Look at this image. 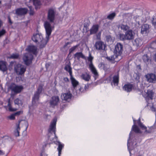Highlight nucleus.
Masks as SVG:
<instances>
[{
  "mask_svg": "<svg viewBox=\"0 0 156 156\" xmlns=\"http://www.w3.org/2000/svg\"><path fill=\"white\" fill-rule=\"evenodd\" d=\"M44 25L46 33L45 39L43 38L41 34H34L32 37V40L36 43L40 48H43L45 46L49 40L52 32V28L48 22H45Z\"/></svg>",
  "mask_w": 156,
  "mask_h": 156,
  "instance_id": "nucleus-1",
  "label": "nucleus"
},
{
  "mask_svg": "<svg viewBox=\"0 0 156 156\" xmlns=\"http://www.w3.org/2000/svg\"><path fill=\"white\" fill-rule=\"evenodd\" d=\"M26 50L28 53L25 54L23 57V59L26 64L28 65L30 64L33 59V56L30 53L36 54L37 51V48L33 45L29 46L26 49Z\"/></svg>",
  "mask_w": 156,
  "mask_h": 156,
  "instance_id": "nucleus-2",
  "label": "nucleus"
},
{
  "mask_svg": "<svg viewBox=\"0 0 156 156\" xmlns=\"http://www.w3.org/2000/svg\"><path fill=\"white\" fill-rule=\"evenodd\" d=\"M56 119H54L48 129V138L51 141H53L55 144H57V141L58 139V137L56 134Z\"/></svg>",
  "mask_w": 156,
  "mask_h": 156,
  "instance_id": "nucleus-3",
  "label": "nucleus"
},
{
  "mask_svg": "<svg viewBox=\"0 0 156 156\" xmlns=\"http://www.w3.org/2000/svg\"><path fill=\"white\" fill-rule=\"evenodd\" d=\"M132 131H134L135 133H141V132L140 130L139 127L136 125H133L131 129V131L130 132L129 135V139L127 140V146L128 149L129 151L130 154H131V151L134 148V140L133 142H132V145L131 146H130V144L129 143V141L130 139L131 135L132 134Z\"/></svg>",
  "mask_w": 156,
  "mask_h": 156,
  "instance_id": "nucleus-4",
  "label": "nucleus"
},
{
  "mask_svg": "<svg viewBox=\"0 0 156 156\" xmlns=\"http://www.w3.org/2000/svg\"><path fill=\"white\" fill-rule=\"evenodd\" d=\"M14 70L17 74L22 75L25 72L26 68L24 66L18 64L15 66Z\"/></svg>",
  "mask_w": 156,
  "mask_h": 156,
  "instance_id": "nucleus-5",
  "label": "nucleus"
},
{
  "mask_svg": "<svg viewBox=\"0 0 156 156\" xmlns=\"http://www.w3.org/2000/svg\"><path fill=\"white\" fill-rule=\"evenodd\" d=\"M10 88L12 92L16 94L20 93L23 90V87L22 86L18 85L13 83L11 85Z\"/></svg>",
  "mask_w": 156,
  "mask_h": 156,
  "instance_id": "nucleus-6",
  "label": "nucleus"
},
{
  "mask_svg": "<svg viewBox=\"0 0 156 156\" xmlns=\"http://www.w3.org/2000/svg\"><path fill=\"white\" fill-rule=\"evenodd\" d=\"M147 81L149 83H154L156 80V76L153 73L147 74L145 76Z\"/></svg>",
  "mask_w": 156,
  "mask_h": 156,
  "instance_id": "nucleus-7",
  "label": "nucleus"
},
{
  "mask_svg": "<svg viewBox=\"0 0 156 156\" xmlns=\"http://www.w3.org/2000/svg\"><path fill=\"white\" fill-rule=\"evenodd\" d=\"M94 47L98 50H103L105 49L106 45L103 42L99 41L96 42Z\"/></svg>",
  "mask_w": 156,
  "mask_h": 156,
  "instance_id": "nucleus-8",
  "label": "nucleus"
},
{
  "mask_svg": "<svg viewBox=\"0 0 156 156\" xmlns=\"http://www.w3.org/2000/svg\"><path fill=\"white\" fill-rule=\"evenodd\" d=\"M55 11L54 9H49L48 13V19L51 22H53L55 19Z\"/></svg>",
  "mask_w": 156,
  "mask_h": 156,
  "instance_id": "nucleus-9",
  "label": "nucleus"
},
{
  "mask_svg": "<svg viewBox=\"0 0 156 156\" xmlns=\"http://www.w3.org/2000/svg\"><path fill=\"white\" fill-rule=\"evenodd\" d=\"M59 101V98H51L49 104V107L53 108H55V106L58 105Z\"/></svg>",
  "mask_w": 156,
  "mask_h": 156,
  "instance_id": "nucleus-10",
  "label": "nucleus"
},
{
  "mask_svg": "<svg viewBox=\"0 0 156 156\" xmlns=\"http://www.w3.org/2000/svg\"><path fill=\"white\" fill-rule=\"evenodd\" d=\"M122 46L119 43H117L115 46L114 51V53L119 55L122 53Z\"/></svg>",
  "mask_w": 156,
  "mask_h": 156,
  "instance_id": "nucleus-11",
  "label": "nucleus"
},
{
  "mask_svg": "<svg viewBox=\"0 0 156 156\" xmlns=\"http://www.w3.org/2000/svg\"><path fill=\"white\" fill-rule=\"evenodd\" d=\"M126 39L130 40L133 39L135 33L132 30L127 31L125 33Z\"/></svg>",
  "mask_w": 156,
  "mask_h": 156,
  "instance_id": "nucleus-12",
  "label": "nucleus"
},
{
  "mask_svg": "<svg viewBox=\"0 0 156 156\" xmlns=\"http://www.w3.org/2000/svg\"><path fill=\"white\" fill-rule=\"evenodd\" d=\"M143 96L146 98H151L154 96V93L152 90H147L142 92Z\"/></svg>",
  "mask_w": 156,
  "mask_h": 156,
  "instance_id": "nucleus-13",
  "label": "nucleus"
},
{
  "mask_svg": "<svg viewBox=\"0 0 156 156\" xmlns=\"http://www.w3.org/2000/svg\"><path fill=\"white\" fill-rule=\"evenodd\" d=\"M99 26L97 24L93 25L90 30V34H96L98 31Z\"/></svg>",
  "mask_w": 156,
  "mask_h": 156,
  "instance_id": "nucleus-14",
  "label": "nucleus"
},
{
  "mask_svg": "<svg viewBox=\"0 0 156 156\" xmlns=\"http://www.w3.org/2000/svg\"><path fill=\"white\" fill-rule=\"evenodd\" d=\"M149 25L147 24H144L142 26L141 32L142 34H146L149 31Z\"/></svg>",
  "mask_w": 156,
  "mask_h": 156,
  "instance_id": "nucleus-15",
  "label": "nucleus"
},
{
  "mask_svg": "<svg viewBox=\"0 0 156 156\" xmlns=\"http://www.w3.org/2000/svg\"><path fill=\"white\" fill-rule=\"evenodd\" d=\"M89 66L90 70L94 75V77H96L98 75V73L96 69L94 67L92 63L91 62Z\"/></svg>",
  "mask_w": 156,
  "mask_h": 156,
  "instance_id": "nucleus-16",
  "label": "nucleus"
},
{
  "mask_svg": "<svg viewBox=\"0 0 156 156\" xmlns=\"http://www.w3.org/2000/svg\"><path fill=\"white\" fill-rule=\"evenodd\" d=\"M133 86L131 84H126L124 85L123 87V90L127 92H130L133 89Z\"/></svg>",
  "mask_w": 156,
  "mask_h": 156,
  "instance_id": "nucleus-17",
  "label": "nucleus"
},
{
  "mask_svg": "<svg viewBox=\"0 0 156 156\" xmlns=\"http://www.w3.org/2000/svg\"><path fill=\"white\" fill-rule=\"evenodd\" d=\"M21 120H19L18 121V123L16 124V129L14 131V135L16 136H20V124L21 122Z\"/></svg>",
  "mask_w": 156,
  "mask_h": 156,
  "instance_id": "nucleus-18",
  "label": "nucleus"
},
{
  "mask_svg": "<svg viewBox=\"0 0 156 156\" xmlns=\"http://www.w3.org/2000/svg\"><path fill=\"white\" fill-rule=\"evenodd\" d=\"M142 41L140 38L136 39L133 43V45L137 47L140 46L142 45Z\"/></svg>",
  "mask_w": 156,
  "mask_h": 156,
  "instance_id": "nucleus-19",
  "label": "nucleus"
},
{
  "mask_svg": "<svg viewBox=\"0 0 156 156\" xmlns=\"http://www.w3.org/2000/svg\"><path fill=\"white\" fill-rule=\"evenodd\" d=\"M0 70L5 71L7 70L6 62L3 61H0Z\"/></svg>",
  "mask_w": 156,
  "mask_h": 156,
  "instance_id": "nucleus-20",
  "label": "nucleus"
},
{
  "mask_svg": "<svg viewBox=\"0 0 156 156\" xmlns=\"http://www.w3.org/2000/svg\"><path fill=\"white\" fill-rule=\"evenodd\" d=\"M70 79L73 87L74 88L76 87L79 84V82L72 75L70 76Z\"/></svg>",
  "mask_w": 156,
  "mask_h": 156,
  "instance_id": "nucleus-21",
  "label": "nucleus"
},
{
  "mask_svg": "<svg viewBox=\"0 0 156 156\" xmlns=\"http://www.w3.org/2000/svg\"><path fill=\"white\" fill-rule=\"evenodd\" d=\"M57 144H58V147L57 148L58 151V156H60L61 154L62 150L64 147V145L61 144L59 141H57Z\"/></svg>",
  "mask_w": 156,
  "mask_h": 156,
  "instance_id": "nucleus-22",
  "label": "nucleus"
},
{
  "mask_svg": "<svg viewBox=\"0 0 156 156\" xmlns=\"http://www.w3.org/2000/svg\"><path fill=\"white\" fill-rule=\"evenodd\" d=\"M27 10L26 9L21 8L18 9L16 11V13L18 15H23L26 14Z\"/></svg>",
  "mask_w": 156,
  "mask_h": 156,
  "instance_id": "nucleus-23",
  "label": "nucleus"
},
{
  "mask_svg": "<svg viewBox=\"0 0 156 156\" xmlns=\"http://www.w3.org/2000/svg\"><path fill=\"white\" fill-rule=\"evenodd\" d=\"M74 57L79 60L80 58L85 59V57L81 52H77L74 55Z\"/></svg>",
  "mask_w": 156,
  "mask_h": 156,
  "instance_id": "nucleus-24",
  "label": "nucleus"
},
{
  "mask_svg": "<svg viewBox=\"0 0 156 156\" xmlns=\"http://www.w3.org/2000/svg\"><path fill=\"white\" fill-rule=\"evenodd\" d=\"M81 77L86 81H88L90 79V75L87 73H84L82 74L81 75Z\"/></svg>",
  "mask_w": 156,
  "mask_h": 156,
  "instance_id": "nucleus-25",
  "label": "nucleus"
},
{
  "mask_svg": "<svg viewBox=\"0 0 156 156\" xmlns=\"http://www.w3.org/2000/svg\"><path fill=\"white\" fill-rule=\"evenodd\" d=\"M119 76L118 74L114 76L113 78L112 83L115 85H117L119 82Z\"/></svg>",
  "mask_w": 156,
  "mask_h": 156,
  "instance_id": "nucleus-26",
  "label": "nucleus"
},
{
  "mask_svg": "<svg viewBox=\"0 0 156 156\" xmlns=\"http://www.w3.org/2000/svg\"><path fill=\"white\" fill-rule=\"evenodd\" d=\"M143 59L144 61L147 64H148L151 62V60L149 57L147 55H144L143 57Z\"/></svg>",
  "mask_w": 156,
  "mask_h": 156,
  "instance_id": "nucleus-27",
  "label": "nucleus"
},
{
  "mask_svg": "<svg viewBox=\"0 0 156 156\" xmlns=\"http://www.w3.org/2000/svg\"><path fill=\"white\" fill-rule=\"evenodd\" d=\"M71 97L72 94L69 91L62 93L61 96V98H71Z\"/></svg>",
  "mask_w": 156,
  "mask_h": 156,
  "instance_id": "nucleus-28",
  "label": "nucleus"
},
{
  "mask_svg": "<svg viewBox=\"0 0 156 156\" xmlns=\"http://www.w3.org/2000/svg\"><path fill=\"white\" fill-rule=\"evenodd\" d=\"M34 5L35 6V8L36 9L38 8V6L41 5V2L40 0H32Z\"/></svg>",
  "mask_w": 156,
  "mask_h": 156,
  "instance_id": "nucleus-29",
  "label": "nucleus"
},
{
  "mask_svg": "<svg viewBox=\"0 0 156 156\" xmlns=\"http://www.w3.org/2000/svg\"><path fill=\"white\" fill-rule=\"evenodd\" d=\"M149 129L148 130H147V129H145V133H151L154 131V129L155 128L154 126H151L150 127H149Z\"/></svg>",
  "mask_w": 156,
  "mask_h": 156,
  "instance_id": "nucleus-30",
  "label": "nucleus"
},
{
  "mask_svg": "<svg viewBox=\"0 0 156 156\" xmlns=\"http://www.w3.org/2000/svg\"><path fill=\"white\" fill-rule=\"evenodd\" d=\"M14 103L15 104L18 105L19 106H22L23 103L21 100H20L19 98H16L14 101Z\"/></svg>",
  "mask_w": 156,
  "mask_h": 156,
  "instance_id": "nucleus-31",
  "label": "nucleus"
},
{
  "mask_svg": "<svg viewBox=\"0 0 156 156\" xmlns=\"http://www.w3.org/2000/svg\"><path fill=\"white\" fill-rule=\"evenodd\" d=\"M65 69L69 73L70 76L72 75L71 68L69 65H66L65 67Z\"/></svg>",
  "mask_w": 156,
  "mask_h": 156,
  "instance_id": "nucleus-32",
  "label": "nucleus"
},
{
  "mask_svg": "<svg viewBox=\"0 0 156 156\" xmlns=\"http://www.w3.org/2000/svg\"><path fill=\"white\" fill-rule=\"evenodd\" d=\"M120 27L122 30H126L129 29V27L127 25L122 24L120 25Z\"/></svg>",
  "mask_w": 156,
  "mask_h": 156,
  "instance_id": "nucleus-33",
  "label": "nucleus"
},
{
  "mask_svg": "<svg viewBox=\"0 0 156 156\" xmlns=\"http://www.w3.org/2000/svg\"><path fill=\"white\" fill-rule=\"evenodd\" d=\"M42 90V87H39L37 91L35 94V97H37L39 96V94L41 93Z\"/></svg>",
  "mask_w": 156,
  "mask_h": 156,
  "instance_id": "nucleus-34",
  "label": "nucleus"
},
{
  "mask_svg": "<svg viewBox=\"0 0 156 156\" xmlns=\"http://www.w3.org/2000/svg\"><path fill=\"white\" fill-rule=\"evenodd\" d=\"M39 98H33L32 104L33 105H36L38 103Z\"/></svg>",
  "mask_w": 156,
  "mask_h": 156,
  "instance_id": "nucleus-35",
  "label": "nucleus"
},
{
  "mask_svg": "<svg viewBox=\"0 0 156 156\" xmlns=\"http://www.w3.org/2000/svg\"><path fill=\"white\" fill-rule=\"evenodd\" d=\"M16 63L15 62H11L10 63L9 65V70H12L13 66L15 67L16 66Z\"/></svg>",
  "mask_w": 156,
  "mask_h": 156,
  "instance_id": "nucleus-36",
  "label": "nucleus"
},
{
  "mask_svg": "<svg viewBox=\"0 0 156 156\" xmlns=\"http://www.w3.org/2000/svg\"><path fill=\"white\" fill-rule=\"evenodd\" d=\"M114 39L111 37L110 36H108L106 37V40L108 42L111 43L113 42L114 41Z\"/></svg>",
  "mask_w": 156,
  "mask_h": 156,
  "instance_id": "nucleus-37",
  "label": "nucleus"
},
{
  "mask_svg": "<svg viewBox=\"0 0 156 156\" xmlns=\"http://www.w3.org/2000/svg\"><path fill=\"white\" fill-rule=\"evenodd\" d=\"M153 98H145V100L147 102V105H149L151 103L152 101Z\"/></svg>",
  "mask_w": 156,
  "mask_h": 156,
  "instance_id": "nucleus-38",
  "label": "nucleus"
},
{
  "mask_svg": "<svg viewBox=\"0 0 156 156\" xmlns=\"http://www.w3.org/2000/svg\"><path fill=\"white\" fill-rule=\"evenodd\" d=\"M119 37L120 40H124L126 39V34L124 35L123 34H119Z\"/></svg>",
  "mask_w": 156,
  "mask_h": 156,
  "instance_id": "nucleus-39",
  "label": "nucleus"
},
{
  "mask_svg": "<svg viewBox=\"0 0 156 156\" xmlns=\"http://www.w3.org/2000/svg\"><path fill=\"white\" fill-rule=\"evenodd\" d=\"M15 115L14 113L11 114L10 115L8 116V118L10 120H13L15 119Z\"/></svg>",
  "mask_w": 156,
  "mask_h": 156,
  "instance_id": "nucleus-40",
  "label": "nucleus"
},
{
  "mask_svg": "<svg viewBox=\"0 0 156 156\" xmlns=\"http://www.w3.org/2000/svg\"><path fill=\"white\" fill-rule=\"evenodd\" d=\"M115 16V14L114 13H112L109 15L107 17V18L110 20L113 19Z\"/></svg>",
  "mask_w": 156,
  "mask_h": 156,
  "instance_id": "nucleus-41",
  "label": "nucleus"
},
{
  "mask_svg": "<svg viewBox=\"0 0 156 156\" xmlns=\"http://www.w3.org/2000/svg\"><path fill=\"white\" fill-rule=\"evenodd\" d=\"M71 99V98H63L62 99V102L63 103H66V102H69Z\"/></svg>",
  "mask_w": 156,
  "mask_h": 156,
  "instance_id": "nucleus-42",
  "label": "nucleus"
},
{
  "mask_svg": "<svg viewBox=\"0 0 156 156\" xmlns=\"http://www.w3.org/2000/svg\"><path fill=\"white\" fill-rule=\"evenodd\" d=\"M138 126L141 128L142 129H147V127L145 126L141 122L138 124Z\"/></svg>",
  "mask_w": 156,
  "mask_h": 156,
  "instance_id": "nucleus-43",
  "label": "nucleus"
},
{
  "mask_svg": "<svg viewBox=\"0 0 156 156\" xmlns=\"http://www.w3.org/2000/svg\"><path fill=\"white\" fill-rule=\"evenodd\" d=\"M19 55L17 54H12L10 57V58L15 59L17 58L18 57Z\"/></svg>",
  "mask_w": 156,
  "mask_h": 156,
  "instance_id": "nucleus-44",
  "label": "nucleus"
},
{
  "mask_svg": "<svg viewBox=\"0 0 156 156\" xmlns=\"http://www.w3.org/2000/svg\"><path fill=\"white\" fill-rule=\"evenodd\" d=\"M23 113V111H18L15 113H14V114L16 115H19L21 114H22Z\"/></svg>",
  "mask_w": 156,
  "mask_h": 156,
  "instance_id": "nucleus-45",
  "label": "nucleus"
},
{
  "mask_svg": "<svg viewBox=\"0 0 156 156\" xmlns=\"http://www.w3.org/2000/svg\"><path fill=\"white\" fill-rule=\"evenodd\" d=\"M93 59V57H92L91 56V54L90 53H89V57L88 58V60L89 61H90V63H91V62L92 63V60Z\"/></svg>",
  "mask_w": 156,
  "mask_h": 156,
  "instance_id": "nucleus-46",
  "label": "nucleus"
},
{
  "mask_svg": "<svg viewBox=\"0 0 156 156\" xmlns=\"http://www.w3.org/2000/svg\"><path fill=\"white\" fill-rule=\"evenodd\" d=\"M107 59L110 61H112L115 59V58L113 56H112L110 57H107Z\"/></svg>",
  "mask_w": 156,
  "mask_h": 156,
  "instance_id": "nucleus-47",
  "label": "nucleus"
},
{
  "mask_svg": "<svg viewBox=\"0 0 156 156\" xmlns=\"http://www.w3.org/2000/svg\"><path fill=\"white\" fill-rule=\"evenodd\" d=\"M77 47V46H75L72 47L69 50V52L70 53L74 51L76 49Z\"/></svg>",
  "mask_w": 156,
  "mask_h": 156,
  "instance_id": "nucleus-48",
  "label": "nucleus"
},
{
  "mask_svg": "<svg viewBox=\"0 0 156 156\" xmlns=\"http://www.w3.org/2000/svg\"><path fill=\"white\" fill-rule=\"evenodd\" d=\"M9 109L10 112H14L16 110V108H12V106L9 107Z\"/></svg>",
  "mask_w": 156,
  "mask_h": 156,
  "instance_id": "nucleus-49",
  "label": "nucleus"
},
{
  "mask_svg": "<svg viewBox=\"0 0 156 156\" xmlns=\"http://www.w3.org/2000/svg\"><path fill=\"white\" fill-rule=\"evenodd\" d=\"M66 104H61L60 105V108L61 109H63L66 107Z\"/></svg>",
  "mask_w": 156,
  "mask_h": 156,
  "instance_id": "nucleus-50",
  "label": "nucleus"
},
{
  "mask_svg": "<svg viewBox=\"0 0 156 156\" xmlns=\"http://www.w3.org/2000/svg\"><path fill=\"white\" fill-rule=\"evenodd\" d=\"M5 33V30H2L1 31H0V37L3 35Z\"/></svg>",
  "mask_w": 156,
  "mask_h": 156,
  "instance_id": "nucleus-51",
  "label": "nucleus"
},
{
  "mask_svg": "<svg viewBox=\"0 0 156 156\" xmlns=\"http://www.w3.org/2000/svg\"><path fill=\"white\" fill-rule=\"evenodd\" d=\"M151 108L152 111L156 112V109L154 107V105H153V104L152 105Z\"/></svg>",
  "mask_w": 156,
  "mask_h": 156,
  "instance_id": "nucleus-52",
  "label": "nucleus"
},
{
  "mask_svg": "<svg viewBox=\"0 0 156 156\" xmlns=\"http://www.w3.org/2000/svg\"><path fill=\"white\" fill-rule=\"evenodd\" d=\"M25 126H26V129H25V130H26L27 129L28 127V126H29V124H28V122L27 121L26 122H25Z\"/></svg>",
  "mask_w": 156,
  "mask_h": 156,
  "instance_id": "nucleus-53",
  "label": "nucleus"
},
{
  "mask_svg": "<svg viewBox=\"0 0 156 156\" xmlns=\"http://www.w3.org/2000/svg\"><path fill=\"white\" fill-rule=\"evenodd\" d=\"M40 156H47V155L43 151L41 153Z\"/></svg>",
  "mask_w": 156,
  "mask_h": 156,
  "instance_id": "nucleus-54",
  "label": "nucleus"
},
{
  "mask_svg": "<svg viewBox=\"0 0 156 156\" xmlns=\"http://www.w3.org/2000/svg\"><path fill=\"white\" fill-rule=\"evenodd\" d=\"M153 24L154 25H156V18H154L153 19L152 21Z\"/></svg>",
  "mask_w": 156,
  "mask_h": 156,
  "instance_id": "nucleus-55",
  "label": "nucleus"
},
{
  "mask_svg": "<svg viewBox=\"0 0 156 156\" xmlns=\"http://www.w3.org/2000/svg\"><path fill=\"white\" fill-rule=\"evenodd\" d=\"M10 98H9V99H8V107H9V106H11V105L10 103Z\"/></svg>",
  "mask_w": 156,
  "mask_h": 156,
  "instance_id": "nucleus-56",
  "label": "nucleus"
},
{
  "mask_svg": "<svg viewBox=\"0 0 156 156\" xmlns=\"http://www.w3.org/2000/svg\"><path fill=\"white\" fill-rule=\"evenodd\" d=\"M66 82H68L69 81V79L67 77H65L63 79Z\"/></svg>",
  "mask_w": 156,
  "mask_h": 156,
  "instance_id": "nucleus-57",
  "label": "nucleus"
},
{
  "mask_svg": "<svg viewBox=\"0 0 156 156\" xmlns=\"http://www.w3.org/2000/svg\"><path fill=\"white\" fill-rule=\"evenodd\" d=\"M5 153L4 152L0 150V155H4Z\"/></svg>",
  "mask_w": 156,
  "mask_h": 156,
  "instance_id": "nucleus-58",
  "label": "nucleus"
},
{
  "mask_svg": "<svg viewBox=\"0 0 156 156\" xmlns=\"http://www.w3.org/2000/svg\"><path fill=\"white\" fill-rule=\"evenodd\" d=\"M139 17H138V18H136V20H135V21H136V22H137V23H138V24H139V22H140V21L139 20Z\"/></svg>",
  "mask_w": 156,
  "mask_h": 156,
  "instance_id": "nucleus-59",
  "label": "nucleus"
},
{
  "mask_svg": "<svg viewBox=\"0 0 156 156\" xmlns=\"http://www.w3.org/2000/svg\"><path fill=\"white\" fill-rule=\"evenodd\" d=\"M137 123L138 124H139L141 122L140 121V118H139L138 120H137Z\"/></svg>",
  "mask_w": 156,
  "mask_h": 156,
  "instance_id": "nucleus-60",
  "label": "nucleus"
},
{
  "mask_svg": "<svg viewBox=\"0 0 156 156\" xmlns=\"http://www.w3.org/2000/svg\"><path fill=\"white\" fill-rule=\"evenodd\" d=\"M101 35V33H99L97 35V38L98 39H99L100 38V36Z\"/></svg>",
  "mask_w": 156,
  "mask_h": 156,
  "instance_id": "nucleus-61",
  "label": "nucleus"
},
{
  "mask_svg": "<svg viewBox=\"0 0 156 156\" xmlns=\"http://www.w3.org/2000/svg\"><path fill=\"white\" fill-rule=\"evenodd\" d=\"M153 58L154 60L156 62V54L154 55Z\"/></svg>",
  "mask_w": 156,
  "mask_h": 156,
  "instance_id": "nucleus-62",
  "label": "nucleus"
},
{
  "mask_svg": "<svg viewBox=\"0 0 156 156\" xmlns=\"http://www.w3.org/2000/svg\"><path fill=\"white\" fill-rule=\"evenodd\" d=\"M133 125H136V121L133 118Z\"/></svg>",
  "mask_w": 156,
  "mask_h": 156,
  "instance_id": "nucleus-63",
  "label": "nucleus"
},
{
  "mask_svg": "<svg viewBox=\"0 0 156 156\" xmlns=\"http://www.w3.org/2000/svg\"><path fill=\"white\" fill-rule=\"evenodd\" d=\"M136 156H143V155L142 154H140V153H138Z\"/></svg>",
  "mask_w": 156,
  "mask_h": 156,
  "instance_id": "nucleus-64",
  "label": "nucleus"
}]
</instances>
